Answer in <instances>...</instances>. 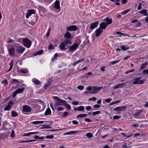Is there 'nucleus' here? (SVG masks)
Here are the masks:
<instances>
[{"mask_svg":"<svg viewBox=\"0 0 148 148\" xmlns=\"http://www.w3.org/2000/svg\"><path fill=\"white\" fill-rule=\"evenodd\" d=\"M72 42L69 39H66L63 42H62L59 45V48L62 50H65L67 49L66 46L69 44H71Z\"/></svg>","mask_w":148,"mask_h":148,"instance_id":"f257e3e1","label":"nucleus"},{"mask_svg":"<svg viewBox=\"0 0 148 148\" xmlns=\"http://www.w3.org/2000/svg\"><path fill=\"white\" fill-rule=\"evenodd\" d=\"M32 44V42L27 38H24L22 44L23 45L27 48L30 47Z\"/></svg>","mask_w":148,"mask_h":148,"instance_id":"f03ea898","label":"nucleus"},{"mask_svg":"<svg viewBox=\"0 0 148 148\" xmlns=\"http://www.w3.org/2000/svg\"><path fill=\"white\" fill-rule=\"evenodd\" d=\"M25 49V48L20 45L16 46V53L20 54H22Z\"/></svg>","mask_w":148,"mask_h":148,"instance_id":"7ed1b4c3","label":"nucleus"},{"mask_svg":"<svg viewBox=\"0 0 148 148\" xmlns=\"http://www.w3.org/2000/svg\"><path fill=\"white\" fill-rule=\"evenodd\" d=\"M79 43H75L69 48V51L73 52L75 51L79 45Z\"/></svg>","mask_w":148,"mask_h":148,"instance_id":"20e7f679","label":"nucleus"},{"mask_svg":"<svg viewBox=\"0 0 148 148\" xmlns=\"http://www.w3.org/2000/svg\"><path fill=\"white\" fill-rule=\"evenodd\" d=\"M101 89L100 87L96 86H92V91L89 92L90 94H96Z\"/></svg>","mask_w":148,"mask_h":148,"instance_id":"39448f33","label":"nucleus"},{"mask_svg":"<svg viewBox=\"0 0 148 148\" xmlns=\"http://www.w3.org/2000/svg\"><path fill=\"white\" fill-rule=\"evenodd\" d=\"M142 78L141 77H138L134 79L133 82V84H143L144 81L143 79L140 80Z\"/></svg>","mask_w":148,"mask_h":148,"instance_id":"423d86ee","label":"nucleus"},{"mask_svg":"<svg viewBox=\"0 0 148 148\" xmlns=\"http://www.w3.org/2000/svg\"><path fill=\"white\" fill-rule=\"evenodd\" d=\"M126 106L118 107L114 109V111H116L117 113L119 114L121 112L124 110L126 109Z\"/></svg>","mask_w":148,"mask_h":148,"instance_id":"0eeeda50","label":"nucleus"},{"mask_svg":"<svg viewBox=\"0 0 148 148\" xmlns=\"http://www.w3.org/2000/svg\"><path fill=\"white\" fill-rule=\"evenodd\" d=\"M8 51L9 54L10 56L14 57L15 56V50L14 47H12L9 48L8 49Z\"/></svg>","mask_w":148,"mask_h":148,"instance_id":"6e6552de","label":"nucleus"},{"mask_svg":"<svg viewBox=\"0 0 148 148\" xmlns=\"http://www.w3.org/2000/svg\"><path fill=\"white\" fill-rule=\"evenodd\" d=\"M31 108L29 106L27 105H25L23 106L22 111L26 112H29L31 111Z\"/></svg>","mask_w":148,"mask_h":148,"instance_id":"1a4fd4ad","label":"nucleus"},{"mask_svg":"<svg viewBox=\"0 0 148 148\" xmlns=\"http://www.w3.org/2000/svg\"><path fill=\"white\" fill-rule=\"evenodd\" d=\"M52 98L55 100L59 102L60 103H61V105L64 104H65L66 103V101L61 99H59L58 97L53 96L52 97Z\"/></svg>","mask_w":148,"mask_h":148,"instance_id":"9d476101","label":"nucleus"},{"mask_svg":"<svg viewBox=\"0 0 148 148\" xmlns=\"http://www.w3.org/2000/svg\"><path fill=\"white\" fill-rule=\"evenodd\" d=\"M25 89L24 88H18L15 91L13 94V97H15L17 94L22 92Z\"/></svg>","mask_w":148,"mask_h":148,"instance_id":"9b49d317","label":"nucleus"},{"mask_svg":"<svg viewBox=\"0 0 148 148\" xmlns=\"http://www.w3.org/2000/svg\"><path fill=\"white\" fill-rule=\"evenodd\" d=\"M13 104V102L11 101H10L8 103L7 106L4 108V110L9 111L11 108L12 107Z\"/></svg>","mask_w":148,"mask_h":148,"instance_id":"f8f14e48","label":"nucleus"},{"mask_svg":"<svg viewBox=\"0 0 148 148\" xmlns=\"http://www.w3.org/2000/svg\"><path fill=\"white\" fill-rule=\"evenodd\" d=\"M77 29V28L76 26L71 25L67 27V30L70 31H75Z\"/></svg>","mask_w":148,"mask_h":148,"instance_id":"ddd939ff","label":"nucleus"},{"mask_svg":"<svg viewBox=\"0 0 148 148\" xmlns=\"http://www.w3.org/2000/svg\"><path fill=\"white\" fill-rule=\"evenodd\" d=\"M102 31L103 30L101 29L99 27L97 29H96L95 31L96 36L97 37H99L102 33Z\"/></svg>","mask_w":148,"mask_h":148,"instance_id":"4468645a","label":"nucleus"},{"mask_svg":"<svg viewBox=\"0 0 148 148\" xmlns=\"http://www.w3.org/2000/svg\"><path fill=\"white\" fill-rule=\"evenodd\" d=\"M74 109L75 111H82L84 110V108L83 106H81L78 107L74 108Z\"/></svg>","mask_w":148,"mask_h":148,"instance_id":"2eb2a0df","label":"nucleus"},{"mask_svg":"<svg viewBox=\"0 0 148 148\" xmlns=\"http://www.w3.org/2000/svg\"><path fill=\"white\" fill-rule=\"evenodd\" d=\"M99 23V21H97L92 23L90 26V29H93L97 27Z\"/></svg>","mask_w":148,"mask_h":148,"instance_id":"dca6fc26","label":"nucleus"},{"mask_svg":"<svg viewBox=\"0 0 148 148\" xmlns=\"http://www.w3.org/2000/svg\"><path fill=\"white\" fill-rule=\"evenodd\" d=\"M35 11L33 10H28V12L27 13L26 17L28 18L32 14H34Z\"/></svg>","mask_w":148,"mask_h":148,"instance_id":"f3484780","label":"nucleus"},{"mask_svg":"<svg viewBox=\"0 0 148 148\" xmlns=\"http://www.w3.org/2000/svg\"><path fill=\"white\" fill-rule=\"evenodd\" d=\"M107 25L106 22H103L101 23L100 24V27L99 28H101V29H105Z\"/></svg>","mask_w":148,"mask_h":148,"instance_id":"a211bd4d","label":"nucleus"},{"mask_svg":"<svg viewBox=\"0 0 148 148\" xmlns=\"http://www.w3.org/2000/svg\"><path fill=\"white\" fill-rule=\"evenodd\" d=\"M147 10L146 9H143L140 11H139L138 12L140 14H143L145 16H148V13L147 12Z\"/></svg>","mask_w":148,"mask_h":148,"instance_id":"6ab92c4d","label":"nucleus"},{"mask_svg":"<svg viewBox=\"0 0 148 148\" xmlns=\"http://www.w3.org/2000/svg\"><path fill=\"white\" fill-rule=\"evenodd\" d=\"M104 21L106 22V24L107 25H108L111 24L112 22V19L109 18L108 17H107L106 19H104Z\"/></svg>","mask_w":148,"mask_h":148,"instance_id":"aec40b11","label":"nucleus"},{"mask_svg":"<svg viewBox=\"0 0 148 148\" xmlns=\"http://www.w3.org/2000/svg\"><path fill=\"white\" fill-rule=\"evenodd\" d=\"M55 8L57 10L60 9V2L59 1L56 0L55 3Z\"/></svg>","mask_w":148,"mask_h":148,"instance_id":"412c9836","label":"nucleus"},{"mask_svg":"<svg viewBox=\"0 0 148 148\" xmlns=\"http://www.w3.org/2000/svg\"><path fill=\"white\" fill-rule=\"evenodd\" d=\"M125 84V83H119L117 85L114 87V89H115L118 88H122V86H123Z\"/></svg>","mask_w":148,"mask_h":148,"instance_id":"4be33fe9","label":"nucleus"},{"mask_svg":"<svg viewBox=\"0 0 148 148\" xmlns=\"http://www.w3.org/2000/svg\"><path fill=\"white\" fill-rule=\"evenodd\" d=\"M84 58H82L81 59L79 60H78L77 61L75 62L73 64V66H75L77 64H78L80 62H84Z\"/></svg>","mask_w":148,"mask_h":148,"instance_id":"5701e85b","label":"nucleus"},{"mask_svg":"<svg viewBox=\"0 0 148 148\" xmlns=\"http://www.w3.org/2000/svg\"><path fill=\"white\" fill-rule=\"evenodd\" d=\"M79 131H72L65 133L64 135H69L77 133L79 132Z\"/></svg>","mask_w":148,"mask_h":148,"instance_id":"b1692460","label":"nucleus"},{"mask_svg":"<svg viewBox=\"0 0 148 148\" xmlns=\"http://www.w3.org/2000/svg\"><path fill=\"white\" fill-rule=\"evenodd\" d=\"M32 81L36 85H39L40 84V81L38 80L35 78H34L32 79Z\"/></svg>","mask_w":148,"mask_h":148,"instance_id":"393cba45","label":"nucleus"},{"mask_svg":"<svg viewBox=\"0 0 148 148\" xmlns=\"http://www.w3.org/2000/svg\"><path fill=\"white\" fill-rule=\"evenodd\" d=\"M142 112L141 110L138 111L137 112L135 113L134 114V116L135 118H138L139 116L140 115V114Z\"/></svg>","mask_w":148,"mask_h":148,"instance_id":"a878e982","label":"nucleus"},{"mask_svg":"<svg viewBox=\"0 0 148 148\" xmlns=\"http://www.w3.org/2000/svg\"><path fill=\"white\" fill-rule=\"evenodd\" d=\"M87 116V114H80L77 115L76 117L77 118H84L86 117Z\"/></svg>","mask_w":148,"mask_h":148,"instance_id":"bb28decb","label":"nucleus"},{"mask_svg":"<svg viewBox=\"0 0 148 148\" xmlns=\"http://www.w3.org/2000/svg\"><path fill=\"white\" fill-rule=\"evenodd\" d=\"M14 60H12L10 62V67L8 70L6 71V73L10 71L12 69L13 66V64Z\"/></svg>","mask_w":148,"mask_h":148,"instance_id":"cd10ccee","label":"nucleus"},{"mask_svg":"<svg viewBox=\"0 0 148 148\" xmlns=\"http://www.w3.org/2000/svg\"><path fill=\"white\" fill-rule=\"evenodd\" d=\"M64 36L65 38L69 39L71 38V35L69 32H67L65 34Z\"/></svg>","mask_w":148,"mask_h":148,"instance_id":"c85d7f7f","label":"nucleus"},{"mask_svg":"<svg viewBox=\"0 0 148 148\" xmlns=\"http://www.w3.org/2000/svg\"><path fill=\"white\" fill-rule=\"evenodd\" d=\"M51 112L50 109L49 108H48L46 111L45 115H48L51 114Z\"/></svg>","mask_w":148,"mask_h":148,"instance_id":"c756f323","label":"nucleus"},{"mask_svg":"<svg viewBox=\"0 0 148 148\" xmlns=\"http://www.w3.org/2000/svg\"><path fill=\"white\" fill-rule=\"evenodd\" d=\"M147 65V62H145L144 63L142 64L140 68V70H142L144 69L145 67Z\"/></svg>","mask_w":148,"mask_h":148,"instance_id":"7c9ffc66","label":"nucleus"},{"mask_svg":"<svg viewBox=\"0 0 148 148\" xmlns=\"http://www.w3.org/2000/svg\"><path fill=\"white\" fill-rule=\"evenodd\" d=\"M20 72L23 73H28V71L27 69H20Z\"/></svg>","mask_w":148,"mask_h":148,"instance_id":"2f4dec72","label":"nucleus"},{"mask_svg":"<svg viewBox=\"0 0 148 148\" xmlns=\"http://www.w3.org/2000/svg\"><path fill=\"white\" fill-rule=\"evenodd\" d=\"M45 122V121H37L33 122L32 123L34 124H42L43 123Z\"/></svg>","mask_w":148,"mask_h":148,"instance_id":"473e14b6","label":"nucleus"},{"mask_svg":"<svg viewBox=\"0 0 148 148\" xmlns=\"http://www.w3.org/2000/svg\"><path fill=\"white\" fill-rule=\"evenodd\" d=\"M130 10V9H126L121 12V14L123 15H124L129 12Z\"/></svg>","mask_w":148,"mask_h":148,"instance_id":"72a5a7b5","label":"nucleus"},{"mask_svg":"<svg viewBox=\"0 0 148 148\" xmlns=\"http://www.w3.org/2000/svg\"><path fill=\"white\" fill-rule=\"evenodd\" d=\"M18 115V113L14 111L12 112V117H15Z\"/></svg>","mask_w":148,"mask_h":148,"instance_id":"f704fd0d","label":"nucleus"},{"mask_svg":"<svg viewBox=\"0 0 148 148\" xmlns=\"http://www.w3.org/2000/svg\"><path fill=\"white\" fill-rule=\"evenodd\" d=\"M42 125L43 126V127L41 128V129H51L52 128V127H50L48 125Z\"/></svg>","mask_w":148,"mask_h":148,"instance_id":"c9c22d12","label":"nucleus"},{"mask_svg":"<svg viewBox=\"0 0 148 148\" xmlns=\"http://www.w3.org/2000/svg\"><path fill=\"white\" fill-rule=\"evenodd\" d=\"M123 50H126L129 48V47H126V46L124 45L121 46L120 47Z\"/></svg>","mask_w":148,"mask_h":148,"instance_id":"e433bc0d","label":"nucleus"},{"mask_svg":"<svg viewBox=\"0 0 148 148\" xmlns=\"http://www.w3.org/2000/svg\"><path fill=\"white\" fill-rule=\"evenodd\" d=\"M61 103L59 101L56 102H55L54 106L55 107H57L58 106L61 105Z\"/></svg>","mask_w":148,"mask_h":148,"instance_id":"4c0bfd02","label":"nucleus"},{"mask_svg":"<svg viewBox=\"0 0 148 148\" xmlns=\"http://www.w3.org/2000/svg\"><path fill=\"white\" fill-rule=\"evenodd\" d=\"M24 38H21L18 39L17 41V42H19L20 43H21L22 44L23 42V41L24 40Z\"/></svg>","mask_w":148,"mask_h":148,"instance_id":"58836bf2","label":"nucleus"},{"mask_svg":"<svg viewBox=\"0 0 148 148\" xmlns=\"http://www.w3.org/2000/svg\"><path fill=\"white\" fill-rule=\"evenodd\" d=\"M86 136L88 137L91 138L92 137L93 135L91 133H88L86 134Z\"/></svg>","mask_w":148,"mask_h":148,"instance_id":"ea45409f","label":"nucleus"},{"mask_svg":"<svg viewBox=\"0 0 148 148\" xmlns=\"http://www.w3.org/2000/svg\"><path fill=\"white\" fill-rule=\"evenodd\" d=\"M43 52V50H41L37 51L36 53V54L34 56H36L37 55H40L42 54Z\"/></svg>","mask_w":148,"mask_h":148,"instance_id":"a19ab883","label":"nucleus"},{"mask_svg":"<svg viewBox=\"0 0 148 148\" xmlns=\"http://www.w3.org/2000/svg\"><path fill=\"white\" fill-rule=\"evenodd\" d=\"M35 102L36 103H39L40 104H42L43 103H44V102L42 101L40 99H36L35 100Z\"/></svg>","mask_w":148,"mask_h":148,"instance_id":"79ce46f5","label":"nucleus"},{"mask_svg":"<svg viewBox=\"0 0 148 148\" xmlns=\"http://www.w3.org/2000/svg\"><path fill=\"white\" fill-rule=\"evenodd\" d=\"M32 135L31 132H29L27 133H25L23 135H22L23 136H30V135Z\"/></svg>","mask_w":148,"mask_h":148,"instance_id":"37998d69","label":"nucleus"},{"mask_svg":"<svg viewBox=\"0 0 148 148\" xmlns=\"http://www.w3.org/2000/svg\"><path fill=\"white\" fill-rule=\"evenodd\" d=\"M64 105L67 109L69 110L71 109V107L69 104L66 103L65 104H64Z\"/></svg>","mask_w":148,"mask_h":148,"instance_id":"c03bdc74","label":"nucleus"},{"mask_svg":"<svg viewBox=\"0 0 148 148\" xmlns=\"http://www.w3.org/2000/svg\"><path fill=\"white\" fill-rule=\"evenodd\" d=\"M51 30V28L49 27L48 30L46 34V36L48 38L50 35V32Z\"/></svg>","mask_w":148,"mask_h":148,"instance_id":"a18cd8bd","label":"nucleus"},{"mask_svg":"<svg viewBox=\"0 0 148 148\" xmlns=\"http://www.w3.org/2000/svg\"><path fill=\"white\" fill-rule=\"evenodd\" d=\"M15 134L14 132V130H12L10 135V137L12 138H14L15 137Z\"/></svg>","mask_w":148,"mask_h":148,"instance_id":"49530a36","label":"nucleus"},{"mask_svg":"<svg viewBox=\"0 0 148 148\" xmlns=\"http://www.w3.org/2000/svg\"><path fill=\"white\" fill-rule=\"evenodd\" d=\"M121 60L113 61L111 63H110V64L112 65H113L117 63H118Z\"/></svg>","mask_w":148,"mask_h":148,"instance_id":"de8ad7c7","label":"nucleus"},{"mask_svg":"<svg viewBox=\"0 0 148 148\" xmlns=\"http://www.w3.org/2000/svg\"><path fill=\"white\" fill-rule=\"evenodd\" d=\"M92 87L91 86H89L87 87L86 88V90L90 92V91H92Z\"/></svg>","mask_w":148,"mask_h":148,"instance_id":"09e8293b","label":"nucleus"},{"mask_svg":"<svg viewBox=\"0 0 148 148\" xmlns=\"http://www.w3.org/2000/svg\"><path fill=\"white\" fill-rule=\"evenodd\" d=\"M48 49L49 50L51 49L53 50L54 49V47L52 45L50 44L49 45L48 47Z\"/></svg>","mask_w":148,"mask_h":148,"instance_id":"8fccbe9b","label":"nucleus"},{"mask_svg":"<svg viewBox=\"0 0 148 148\" xmlns=\"http://www.w3.org/2000/svg\"><path fill=\"white\" fill-rule=\"evenodd\" d=\"M120 102V101H114V102H113L110 103V105H113V104H115L116 103H119Z\"/></svg>","mask_w":148,"mask_h":148,"instance_id":"3c124183","label":"nucleus"},{"mask_svg":"<svg viewBox=\"0 0 148 148\" xmlns=\"http://www.w3.org/2000/svg\"><path fill=\"white\" fill-rule=\"evenodd\" d=\"M2 83L4 84V85H5L8 84V81L7 80L5 79L2 81Z\"/></svg>","mask_w":148,"mask_h":148,"instance_id":"603ef678","label":"nucleus"},{"mask_svg":"<svg viewBox=\"0 0 148 148\" xmlns=\"http://www.w3.org/2000/svg\"><path fill=\"white\" fill-rule=\"evenodd\" d=\"M77 89L79 90H82L84 88V86H79L77 87Z\"/></svg>","mask_w":148,"mask_h":148,"instance_id":"864d4df0","label":"nucleus"},{"mask_svg":"<svg viewBox=\"0 0 148 148\" xmlns=\"http://www.w3.org/2000/svg\"><path fill=\"white\" fill-rule=\"evenodd\" d=\"M100 113V111H97L96 112H93L92 113V114L93 115H96L98 114H99Z\"/></svg>","mask_w":148,"mask_h":148,"instance_id":"5fc2aeb1","label":"nucleus"},{"mask_svg":"<svg viewBox=\"0 0 148 148\" xmlns=\"http://www.w3.org/2000/svg\"><path fill=\"white\" fill-rule=\"evenodd\" d=\"M134 71L135 70L134 69H132L131 70H129L127 71L125 73V74H127L129 73L133 72H134Z\"/></svg>","mask_w":148,"mask_h":148,"instance_id":"6e6d98bb","label":"nucleus"},{"mask_svg":"<svg viewBox=\"0 0 148 148\" xmlns=\"http://www.w3.org/2000/svg\"><path fill=\"white\" fill-rule=\"evenodd\" d=\"M53 136L52 135H47L46 136V138L47 139H52Z\"/></svg>","mask_w":148,"mask_h":148,"instance_id":"4d7b16f0","label":"nucleus"},{"mask_svg":"<svg viewBox=\"0 0 148 148\" xmlns=\"http://www.w3.org/2000/svg\"><path fill=\"white\" fill-rule=\"evenodd\" d=\"M142 73L143 74L146 73L148 76V70L146 69L144 70L143 71Z\"/></svg>","mask_w":148,"mask_h":148,"instance_id":"13d9d810","label":"nucleus"},{"mask_svg":"<svg viewBox=\"0 0 148 148\" xmlns=\"http://www.w3.org/2000/svg\"><path fill=\"white\" fill-rule=\"evenodd\" d=\"M120 0H115V4H116L117 5H120V3L119 2H120Z\"/></svg>","mask_w":148,"mask_h":148,"instance_id":"bf43d9fd","label":"nucleus"},{"mask_svg":"<svg viewBox=\"0 0 148 148\" xmlns=\"http://www.w3.org/2000/svg\"><path fill=\"white\" fill-rule=\"evenodd\" d=\"M69 114V113L66 112H65L62 116L63 117H64L67 116Z\"/></svg>","mask_w":148,"mask_h":148,"instance_id":"052dcab7","label":"nucleus"},{"mask_svg":"<svg viewBox=\"0 0 148 148\" xmlns=\"http://www.w3.org/2000/svg\"><path fill=\"white\" fill-rule=\"evenodd\" d=\"M14 42V40H13L11 38H10L9 39V40L7 41V42L8 43H9L13 42Z\"/></svg>","mask_w":148,"mask_h":148,"instance_id":"680f3d73","label":"nucleus"},{"mask_svg":"<svg viewBox=\"0 0 148 148\" xmlns=\"http://www.w3.org/2000/svg\"><path fill=\"white\" fill-rule=\"evenodd\" d=\"M12 82L15 84V82L19 83V82L18 81L15 79H13L12 80Z\"/></svg>","mask_w":148,"mask_h":148,"instance_id":"e2e57ef3","label":"nucleus"},{"mask_svg":"<svg viewBox=\"0 0 148 148\" xmlns=\"http://www.w3.org/2000/svg\"><path fill=\"white\" fill-rule=\"evenodd\" d=\"M86 109L87 111L90 110L91 109V107L90 106H87L86 108Z\"/></svg>","mask_w":148,"mask_h":148,"instance_id":"0e129e2a","label":"nucleus"},{"mask_svg":"<svg viewBox=\"0 0 148 148\" xmlns=\"http://www.w3.org/2000/svg\"><path fill=\"white\" fill-rule=\"evenodd\" d=\"M121 118V116L117 115H115L113 116V118L114 119H119Z\"/></svg>","mask_w":148,"mask_h":148,"instance_id":"69168bd1","label":"nucleus"},{"mask_svg":"<svg viewBox=\"0 0 148 148\" xmlns=\"http://www.w3.org/2000/svg\"><path fill=\"white\" fill-rule=\"evenodd\" d=\"M142 8V4L139 3L138 7V10H140Z\"/></svg>","mask_w":148,"mask_h":148,"instance_id":"338daca9","label":"nucleus"},{"mask_svg":"<svg viewBox=\"0 0 148 148\" xmlns=\"http://www.w3.org/2000/svg\"><path fill=\"white\" fill-rule=\"evenodd\" d=\"M101 106L100 105L95 104L94 105L93 107L95 108H98L100 107Z\"/></svg>","mask_w":148,"mask_h":148,"instance_id":"774afa93","label":"nucleus"}]
</instances>
